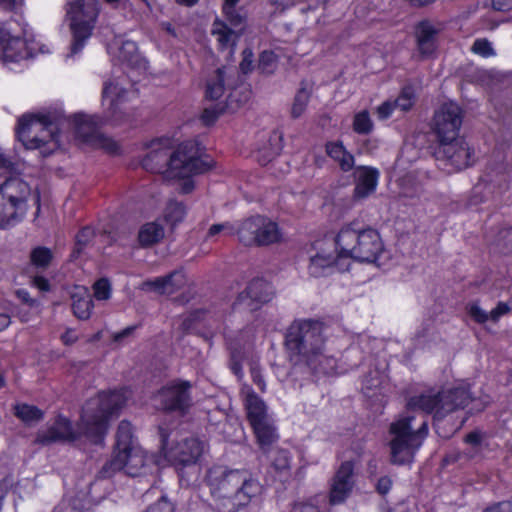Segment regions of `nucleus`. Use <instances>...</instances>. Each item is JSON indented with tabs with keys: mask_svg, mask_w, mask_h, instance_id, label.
<instances>
[{
	"mask_svg": "<svg viewBox=\"0 0 512 512\" xmlns=\"http://www.w3.org/2000/svg\"><path fill=\"white\" fill-rule=\"evenodd\" d=\"M130 392L127 389L98 394V438L107 430L109 421L117 418L126 405ZM100 439H98V443Z\"/></svg>",
	"mask_w": 512,
	"mask_h": 512,
	"instance_id": "18",
	"label": "nucleus"
},
{
	"mask_svg": "<svg viewBox=\"0 0 512 512\" xmlns=\"http://www.w3.org/2000/svg\"><path fill=\"white\" fill-rule=\"evenodd\" d=\"M61 340L65 345H71L78 340V336L73 329H67L61 336Z\"/></svg>",
	"mask_w": 512,
	"mask_h": 512,
	"instance_id": "63",
	"label": "nucleus"
},
{
	"mask_svg": "<svg viewBox=\"0 0 512 512\" xmlns=\"http://www.w3.org/2000/svg\"><path fill=\"white\" fill-rule=\"evenodd\" d=\"M251 426L262 451L267 452L272 445L278 441L279 434L272 418L255 423Z\"/></svg>",
	"mask_w": 512,
	"mask_h": 512,
	"instance_id": "26",
	"label": "nucleus"
},
{
	"mask_svg": "<svg viewBox=\"0 0 512 512\" xmlns=\"http://www.w3.org/2000/svg\"><path fill=\"white\" fill-rule=\"evenodd\" d=\"M79 433L73 429L71 421L63 415H58L52 425L37 432L35 443L49 445L55 442H70L78 439L81 434L90 438L96 435V402L88 400L82 407Z\"/></svg>",
	"mask_w": 512,
	"mask_h": 512,
	"instance_id": "7",
	"label": "nucleus"
},
{
	"mask_svg": "<svg viewBox=\"0 0 512 512\" xmlns=\"http://www.w3.org/2000/svg\"><path fill=\"white\" fill-rule=\"evenodd\" d=\"M463 122L461 107L448 102L440 106L433 119V131L437 135L439 144L456 140Z\"/></svg>",
	"mask_w": 512,
	"mask_h": 512,
	"instance_id": "14",
	"label": "nucleus"
},
{
	"mask_svg": "<svg viewBox=\"0 0 512 512\" xmlns=\"http://www.w3.org/2000/svg\"><path fill=\"white\" fill-rule=\"evenodd\" d=\"M353 129L358 134H368L372 131L373 122L368 111H361L354 116Z\"/></svg>",
	"mask_w": 512,
	"mask_h": 512,
	"instance_id": "41",
	"label": "nucleus"
},
{
	"mask_svg": "<svg viewBox=\"0 0 512 512\" xmlns=\"http://www.w3.org/2000/svg\"><path fill=\"white\" fill-rule=\"evenodd\" d=\"M354 466L351 461L343 462L337 470L330 490L331 504H340L346 500L354 486Z\"/></svg>",
	"mask_w": 512,
	"mask_h": 512,
	"instance_id": "21",
	"label": "nucleus"
},
{
	"mask_svg": "<svg viewBox=\"0 0 512 512\" xmlns=\"http://www.w3.org/2000/svg\"><path fill=\"white\" fill-rule=\"evenodd\" d=\"M112 286L107 278H98V301L110 299Z\"/></svg>",
	"mask_w": 512,
	"mask_h": 512,
	"instance_id": "49",
	"label": "nucleus"
},
{
	"mask_svg": "<svg viewBox=\"0 0 512 512\" xmlns=\"http://www.w3.org/2000/svg\"><path fill=\"white\" fill-rule=\"evenodd\" d=\"M66 124L72 129L78 145L93 142L96 136L95 117L83 112L66 117L61 107L21 116L18 119L16 136L26 149H38L47 157L60 147V129Z\"/></svg>",
	"mask_w": 512,
	"mask_h": 512,
	"instance_id": "2",
	"label": "nucleus"
},
{
	"mask_svg": "<svg viewBox=\"0 0 512 512\" xmlns=\"http://www.w3.org/2000/svg\"><path fill=\"white\" fill-rule=\"evenodd\" d=\"M144 512H173L172 504L161 497L156 503L149 506Z\"/></svg>",
	"mask_w": 512,
	"mask_h": 512,
	"instance_id": "52",
	"label": "nucleus"
},
{
	"mask_svg": "<svg viewBox=\"0 0 512 512\" xmlns=\"http://www.w3.org/2000/svg\"><path fill=\"white\" fill-rule=\"evenodd\" d=\"M250 374L252 381L254 384L262 391L264 392L266 390V382L262 375L261 368L257 362H252L250 364Z\"/></svg>",
	"mask_w": 512,
	"mask_h": 512,
	"instance_id": "47",
	"label": "nucleus"
},
{
	"mask_svg": "<svg viewBox=\"0 0 512 512\" xmlns=\"http://www.w3.org/2000/svg\"><path fill=\"white\" fill-rule=\"evenodd\" d=\"M391 487H392V480L387 476L381 477L378 480L377 486H376L377 491L382 495L387 494L390 491Z\"/></svg>",
	"mask_w": 512,
	"mask_h": 512,
	"instance_id": "58",
	"label": "nucleus"
},
{
	"mask_svg": "<svg viewBox=\"0 0 512 512\" xmlns=\"http://www.w3.org/2000/svg\"><path fill=\"white\" fill-rule=\"evenodd\" d=\"M31 188L19 177H10L0 184V228L14 225L27 208Z\"/></svg>",
	"mask_w": 512,
	"mask_h": 512,
	"instance_id": "9",
	"label": "nucleus"
},
{
	"mask_svg": "<svg viewBox=\"0 0 512 512\" xmlns=\"http://www.w3.org/2000/svg\"><path fill=\"white\" fill-rule=\"evenodd\" d=\"M71 299L74 315L81 320L88 319L93 308V301L87 288L76 286L71 294Z\"/></svg>",
	"mask_w": 512,
	"mask_h": 512,
	"instance_id": "27",
	"label": "nucleus"
},
{
	"mask_svg": "<svg viewBox=\"0 0 512 512\" xmlns=\"http://www.w3.org/2000/svg\"><path fill=\"white\" fill-rule=\"evenodd\" d=\"M218 117V112L214 108H205L202 113V121L205 125L213 124Z\"/></svg>",
	"mask_w": 512,
	"mask_h": 512,
	"instance_id": "57",
	"label": "nucleus"
},
{
	"mask_svg": "<svg viewBox=\"0 0 512 512\" xmlns=\"http://www.w3.org/2000/svg\"><path fill=\"white\" fill-rule=\"evenodd\" d=\"M243 59L240 63V69L243 73H248L252 69L253 53L249 49H245L242 53Z\"/></svg>",
	"mask_w": 512,
	"mask_h": 512,
	"instance_id": "54",
	"label": "nucleus"
},
{
	"mask_svg": "<svg viewBox=\"0 0 512 512\" xmlns=\"http://www.w3.org/2000/svg\"><path fill=\"white\" fill-rule=\"evenodd\" d=\"M435 156L438 161L444 162L445 166L455 170L465 169L475 161L474 150L463 138L459 137L456 140L439 144Z\"/></svg>",
	"mask_w": 512,
	"mask_h": 512,
	"instance_id": "15",
	"label": "nucleus"
},
{
	"mask_svg": "<svg viewBox=\"0 0 512 512\" xmlns=\"http://www.w3.org/2000/svg\"><path fill=\"white\" fill-rule=\"evenodd\" d=\"M272 288L263 279L252 280L245 291L241 292L235 306H243L249 311L256 310L259 304L266 303L272 298Z\"/></svg>",
	"mask_w": 512,
	"mask_h": 512,
	"instance_id": "20",
	"label": "nucleus"
},
{
	"mask_svg": "<svg viewBox=\"0 0 512 512\" xmlns=\"http://www.w3.org/2000/svg\"><path fill=\"white\" fill-rule=\"evenodd\" d=\"M14 414L25 424L39 422L44 419L45 413L37 406L27 403H18L14 406Z\"/></svg>",
	"mask_w": 512,
	"mask_h": 512,
	"instance_id": "31",
	"label": "nucleus"
},
{
	"mask_svg": "<svg viewBox=\"0 0 512 512\" xmlns=\"http://www.w3.org/2000/svg\"><path fill=\"white\" fill-rule=\"evenodd\" d=\"M349 268V257L338 247L336 238H324L313 243L308 265L312 277H325L335 272L348 271Z\"/></svg>",
	"mask_w": 512,
	"mask_h": 512,
	"instance_id": "8",
	"label": "nucleus"
},
{
	"mask_svg": "<svg viewBox=\"0 0 512 512\" xmlns=\"http://www.w3.org/2000/svg\"><path fill=\"white\" fill-rule=\"evenodd\" d=\"M313 370L323 374H335L337 372V359L333 355H327L325 350L321 357L317 358L312 364H307Z\"/></svg>",
	"mask_w": 512,
	"mask_h": 512,
	"instance_id": "35",
	"label": "nucleus"
},
{
	"mask_svg": "<svg viewBox=\"0 0 512 512\" xmlns=\"http://www.w3.org/2000/svg\"><path fill=\"white\" fill-rule=\"evenodd\" d=\"M15 159L10 153H6L3 148L0 147V168L11 170L15 166Z\"/></svg>",
	"mask_w": 512,
	"mask_h": 512,
	"instance_id": "53",
	"label": "nucleus"
},
{
	"mask_svg": "<svg viewBox=\"0 0 512 512\" xmlns=\"http://www.w3.org/2000/svg\"><path fill=\"white\" fill-rule=\"evenodd\" d=\"M66 17L73 35L70 56H74L83 49L92 35L96 22V0L70 2Z\"/></svg>",
	"mask_w": 512,
	"mask_h": 512,
	"instance_id": "10",
	"label": "nucleus"
},
{
	"mask_svg": "<svg viewBox=\"0 0 512 512\" xmlns=\"http://www.w3.org/2000/svg\"><path fill=\"white\" fill-rule=\"evenodd\" d=\"M355 188L354 197L364 199L371 195L377 188L379 180V171L376 168L361 166L354 172Z\"/></svg>",
	"mask_w": 512,
	"mask_h": 512,
	"instance_id": "24",
	"label": "nucleus"
},
{
	"mask_svg": "<svg viewBox=\"0 0 512 512\" xmlns=\"http://www.w3.org/2000/svg\"><path fill=\"white\" fill-rule=\"evenodd\" d=\"M186 216V207L181 202L171 200L168 202L165 211L164 218L167 222L175 225L181 222Z\"/></svg>",
	"mask_w": 512,
	"mask_h": 512,
	"instance_id": "37",
	"label": "nucleus"
},
{
	"mask_svg": "<svg viewBox=\"0 0 512 512\" xmlns=\"http://www.w3.org/2000/svg\"><path fill=\"white\" fill-rule=\"evenodd\" d=\"M123 466L124 462L120 456V451L115 449L112 459L103 465L100 474L104 478L111 477L116 472L122 470Z\"/></svg>",
	"mask_w": 512,
	"mask_h": 512,
	"instance_id": "44",
	"label": "nucleus"
},
{
	"mask_svg": "<svg viewBox=\"0 0 512 512\" xmlns=\"http://www.w3.org/2000/svg\"><path fill=\"white\" fill-rule=\"evenodd\" d=\"M52 257V251L49 248L43 246L33 248L30 253L31 264L41 269H45L49 266Z\"/></svg>",
	"mask_w": 512,
	"mask_h": 512,
	"instance_id": "38",
	"label": "nucleus"
},
{
	"mask_svg": "<svg viewBox=\"0 0 512 512\" xmlns=\"http://www.w3.org/2000/svg\"><path fill=\"white\" fill-rule=\"evenodd\" d=\"M119 57L122 61L132 66H140L143 59L138 54L137 44L134 41L126 40L122 42L119 51Z\"/></svg>",
	"mask_w": 512,
	"mask_h": 512,
	"instance_id": "34",
	"label": "nucleus"
},
{
	"mask_svg": "<svg viewBox=\"0 0 512 512\" xmlns=\"http://www.w3.org/2000/svg\"><path fill=\"white\" fill-rule=\"evenodd\" d=\"M240 1L225 0L223 3L222 11L229 25L219 19H216L212 25V35L222 49L234 47L243 30L246 14L241 7L237 6Z\"/></svg>",
	"mask_w": 512,
	"mask_h": 512,
	"instance_id": "11",
	"label": "nucleus"
},
{
	"mask_svg": "<svg viewBox=\"0 0 512 512\" xmlns=\"http://www.w3.org/2000/svg\"><path fill=\"white\" fill-rule=\"evenodd\" d=\"M471 401L469 387L466 383L439 391L430 389L410 397L406 404L407 412L390 424L391 463L396 465L411 463L427 437L426 417L422 416L417 421L416 417L411 414L412 412L421 410L432 414L435 420H441L459 409H464Z\"/></svg>",
	"mask_w": 512,
	"mask_h": 512,
	"instance_id": "1",
	"label": "nucleus"
},
{
	"mask_svg": "<svg viewBox=\"0 0 512 512\" xmlns=\"http://www.w3.org/2000/svg\"><path fill=\"white\" fill-rule=\"evenodd\" d=\"M467 313L478 324H484L490 320V312H487L476 302L467 305Z\"/></svg>",
	"mask_w": 512,
	"mask_h": 512,
	"instance_id": "46",
	"label": "nucleus"
},
{
	"mask_svg": "<svg viewBox=\"0 0 512 512\" xmlns=\"http://www.w3.org/2000/svg\"><path fill=\"white\" fill-rule=\"evenodd\" d=\"M96 236V230L94 227H84L81 229L78 234L76 235V243L75 248L72 252V257L74 259H77L84 249L87 247L90 241H92Z\"/></svg>",
	"mask_w": 512,
	"mask_h": 512,
	"instance_id": "36",
	"label": "nucleus"
},
{
	"mask_svg": "<svg viewBox=\"0 0 512 512\" xmlns=\"http://www.w3.org/2000/svg\"><path fill=\"white\" fill-rule=\"evenodd\" d=\"M207 483L222 512H236L261 491L260 483L247 471L223 466L209 469Z\"/></svg>",
	"mask_w": 512,
	"mask_h": 512,
	"instance_id": "4",
	"label": "nucleus"
},
{
	"mask_svg": "<svg viewBox=\"0 0 512 512\" xmlns=\"http://www.w3.org/2000/svg\"><path fill=\"white\" fill-rule=\"evenodd\" d=\"M186 283L185 273L176 270L164 277H157L141 283L144 291L155 292L160 295H171L182 288Z\"/></svg>",
	"mask_w": 512,
	"mask_h": 512,
	"instance_id": "22",
	"label": "nucleus"
},
{
	"mask_svg": "<svg viewBox=\"0 0 512 512\" xmlns=\"http://www.w3.org/2000/svg\"><path fill=\"white\" fill-rule=\"evenodd\" d=\"M22 27L10 19L0 25V59L5 64L18 63L34 57L33 48L22 38Z\"/></svg>",
	"mask_w": 512,
	"mask_h": 512,
	"instance_id": "12",
	"label": "nucleus"
},
{
	"mask_svg": "<svg viewBox=\"0 0 512 512\" xmlns=\"http://www.w3.org/2000/svg\"><path fill=\"white\" fill-rule=\"evenodd\" d=\"M492 5L498 11H509L512 9V0H492Z\"/></svg>",
	"mask_w": 512,
	"mask_h": 512,
	"instance_id": "64",
	"label": "nucleus"
},
{
	"mask_svg": "<svg viewBox=\"0 0 512 512\" xmlns=\"http://www.w3.org/2000/svg\"><path fill=\"white\" fill-rule=\"evenodd\" d=\"M393 102L396 110L405 112L411 109L414 105V92L412 88H403L399 96Z\"/></svg>",
	"mask_w": 512,
	"mask_h": 512,
	"instance_id": "43",
	"label": "nucleus"
},
{
	"mask_svg": "<svg viewBox=\"0 0 512 512\" xmlns=\"http://www.w3.org/2000/svg\"><path fill=\"white\" fill-rule=\"evenodd\" d=\"M471 52L483 58H489L496 55L492 43L486 38L476 39L471 47Z\"/></svg>",
	"mask_w": 512,
	"mask_h": 512,
	"instance_id": "45",
	"label": "nucleus"
},
{
	"mask_svg": "<svg viewBox=\"0 0 512 512\" xmlns=\"http://www.w3.org/2000/svg\"><path fill=\"white\" fill-rule=\"evenodd\" d=\"M189 390V382H171L154 395V402L163 410L184 412L191 405Z\"/></svg>",
	"mask_w": 512,
	"mask_h": 512,
	"instance_id": "17",
	"label": "nucleus"
},
{
	"mask_svg": "<svg viewBox=\"0 0 512 512\" xmlns=\"http://www.w3.org/2000/svg\"><path fill=\"white\" fill-rule=\"evenodd\" d=\"M481 441H482V435L480 432L478 431H473V432H470L469 434H467V436L465 437V442L469 445H472V446H479L481 444Z\"/></svg>",
	"mask_w": 512,
	"mask_h": 512,
	"instance_id": "62",
	"label": "nucleus"
},
{
	"mask_svg": "<svg viewBox=\"0 0 512 512\" xmlns=\"http://www.w3.org/2000/svg\"><path fill=\"white\" fill-rule=\"evenodd\" d=\"M173 142L169 137L152 140L142 159V167L151 173L168 177H187L209 169V163L202 159V151L195 141H185L171 152Z\"/></svg>",
	"mask_w": 512,
	"mask_h": 512,
	"instance_id": "3",
	"label": "nucleus"
},
{
	"mask_svg": "<svg viewBox=\"0 0 512 512\" xmlns=\"http://www.w3.org/2000/svg\"><path fill=\"white\" fill-rule=\"evenodd\" d=\"M511 311V307L506 302H499L494 309L490 311V321L497 323L499 319L507 315Z\"/></svg>",
	"mask_w": 512,
	"mask_h": 512,
	"instance_id": "50",
	"label": "nucleus"
},
{
	"mask_svg": "<svg viewBox=\"0 0 512 512\" xmlns=\"http://www.w3.org/2000/svg\"><path fill=\"white\" fill-rule=\"evenodd\" d=\"M161 443V452L171 464H194L204 450L203 443L197 438H187L170 446L167 437L161 433Z\"/></svg>",
	"mask_w": 512,
	"mask_h": 512,
	"instance_id": "16",
	"label": "nucleus"
},
{
	"mask_svg": "<svg viewBox=\"0 0 512 512\" xmlns=\"http://www.w3.org/2000/svg\"><path fill=\"white\" fill-rule=\"evenodd\" d=\"M290 454L283 449H277L271 455V464L273 468L280 473H287L290 469Z\"/></svg>",
	"mask_w": 512,
	"mask_h": 512,
	"instance_id": "39",
	"label": "nucleus"
},
{
	"mask_svg": "<svg viewBox=\"0 0 512 512\" xmlns=\"http://www.w3.org/2000/svg\"><path fill=\"white\" fill-rule=\"evenodd\" d=\"M324 324L313 319L294 320L287 329L285 345L291 360L312 364L325 350Z\"/></svg>",
	"mask_w": 512,
	"mask_h": 512,
	"instance_id": "5",
	"label": "nucleus"
},
{
	"mask_svg": "<svg viewBox=\"0 0 512 512\" xmlns=\"http://www.w3.org/2000/svg\"><path fill=\"white\" fill-rule=\"evenodd\" d=\"M338 247L352 260L363 263H378L385 253L384 243L378 231L372 228L357 230L351 225L344 226L336 236Z\"/></svg>",
	"mask_w": 512,
	"mask_h": 512,
	"instance_id": "6",
	"label": "nucleus"
},
{
	"mask_svg": "<svg viewBox=\"0 0 512 512\" xmlns=\"http://www.w3.org/2000/svg\"><path fill=\"white\" fill-rule=\"evenodd\" d=\"M292 512H320V510L313 504L299 503L293 507Z\"/></svg>",
	"mask_w": 512,
	"mask_h": 512,
	"instance_id": "61",
	"label": "nucleus"
},
{
	"mask_svg": "<svg viewBox=\"0 0 512 512\" xmlns=\"http://www.w3.org/2000/svg\"><path fill=\"white\" fill-rule=\"evenodd\" d=\"M164 227L157 222H148L141 226L138 240L141 246L147 247L158 243L164 237Z\"/></svg>",
	"mask_w": 512,
	"mask_h": 512,
	"instance_id": "30",
	"label": "nucleus"
},
{
	"mask_svg": "<svg viewBox=\"0 0 512 512\" xmlns=\"http://www.w3.org/2000/svg\"><path fill=\"white\" fill-rule=\"evenodd\" d=\"M98 149H104L110 154L117 153L119 150L118 144L111 138L98 133Z\"/></svg>",
	"mask_w": 512,
	"mask_h": 512,
	"instance_id": "48",
	"label": "nucleus"
},
{
	"mask_svg": "<svg viewBox=\"0 0 512 512\" xmlns=\"http://www.w3.org/2000/svg\"><path fill=\"white\" fill-rule=\"evenodd\" d=\"M512 506L509 502H499L487 507L483 512H511Z\"/></svg>",
	"mask_w": 512,
	"mask_h": 512,
	"instance_id": "60",
	"label": "nucleus"
},
{
	"mask_svg": "<svg viewBox=\"0 0 512 512\" xmlns=\"http://www.w3.org/2000/svg\"><path fill=\"white\" fill-rule=\"evenodd\" d=\"M326 153L339 165L343 172H348L353 169L355 164L354 156L346 150L341 142L327 143Z\"/></svg>",
	"mask_w": 512,
	"mask_h": 512,
	"instance_id": "28",
	"label": "nucleus"
},
{
	"mask_svg": "<svg viewBox=\"0 0 512 512\" xmlns=\"http://www.w3.org/2000/svg\"><path fill=\"white\" fill-rule=\"evenodd\" d=\"M17 297L30 308H33L38 311V302L30 297V294L25 289H19L16 292Z\"/></svg>",
	"mask_w": 512,
	"mask_h": 512,
	"instance_id": "55",
	"label": "nucleus"
},
{
	"mask_svg": "<svg viewBox=\"0 0 512 512\" xmlns=\"http://www.w3.org/2000/svg\"><path fill=\"white\" fill-rule=\"evenodd\" d=\"M120 456L124 462L123 469L131 476L139 475L140 469L146 464L144 452L136 447L120 451Z\"/></svg>",
	"mask_w": 512,
	"mask_h": 512,
	"instance_id": "29",
	"label": "nucleus"
},
{
	"mask_svg": "<svg viewBox=\"0 0 512 512\" xmlns=\"http://www.w3.org/2000/svg\"><path fill=\"white\" fill-rule=\"evenodd\" d=\"M134 92L125 89L118 81H109L104 85L102 104L115 120H121L127 113L128 103Z\"/></svg>",
	"mask_w": 512,
	"mask_h": 512,
	"instance_id": "19",
	"label": "nucleus"
},
{
	"mask_svg": "<svg viewBox=\"0 0 512 512\" xmlns=\"http://www.w3.org/2000/svg\"><path fill=\"white\" fill-rule=\"evenodd\" d=\"M259 70L267 75L274 73L277 69V57L272 51H263L258 62Z\"/></svg>",
	"mask_w": 512,
	"mask_h": 512,
	"instance_id": "42",
	"label": "nucleus"
},
{
	"mask_svg": "<svg viewBox=\"0 0 512 512\" xmlns=\"http://www.w3.org/2000/svg\"><path fill=\"white\" fill-rule=\"evenodd\" d=\"M396 108L394 106V102L391 100L383 102L381 105H379L376 109V113L379 119L385 120L388 119L393 111H395Z\"/></svg>",
	"mask_w": 512,
	"mask_h": 512,
	"instance_id": "51",
	"label": "nucleus"
},
{
	"mask_svg": "<svg viewBox=\"0 0 512 512\" xmlns=\"http://www.w3.org/2000/svg\"><path fill=\"white\" fill-rule=\"evenodd\" d=\"M32 285L42 292H47L50 290L49 280L43 276H35L32 279Z\"/></svg>",
	"mask_w": 512,
	"mask_h": 512,
	"instance_id": "59",
	"label": "nucleus"
},
{
	"mask_svg": "<svg viewBox=\"0 0 512 512\" xmlns=\"http://www.w3.org/2000/svg\"><path fill=\"white\" fill-rule=\"evenodd\" d=\"M225 70L217 69L215 74L208 80L206 96L211 100L221 98L225 92Z\"/></svg>",
	"mask_w": 512,
	"mask_h": 512,
	"instance_id": "32",
	"label": "nucleus"
},
{
	"mask_svg": "<svg viewBox=\"0 0 512 512\" xmlns=\"http://www.w3.org/2000/svg\"><path fill=\"white\" fill-rule=\"evenodd\" d=\"M133 428L130 422L123 420L119 423L116 433V450L123 451L134 448L132 444Z\"/></svg>",
	"mask_w": 512,
	"mask_h": 512,
	"instance_id": "33",
	"label": "nucleus"
},
{
	"mask_svg": "<svg viewBox=\"0 0 512 512\" xmlns=\"http://www.w3.org/2000/svg\"><path fill=\"white\" fill-rule=\"evenodd\" d=\"M439 30L429 21H421L415 28L417 48L423 57H428L436 50V38Z\"/></svg>",
	"mask_w": 512,
	"mask_h": 512,
	"instance_id": "25",
	"label": "nucleus"
},
{
	"mask_svg": "<svg viewBox=\"0 0 512 512\" xmlns=\"http://www.w3.org/2000/svg\"><path fill=\"white\" fill-rule=\"evenodd\" d=\"M309 98L310 93L306 88L302 87L298 90L291 108L292 117L298 118L304 113L309 102Z\"/></svg>",
	"mask_w": 512,
	"mask_h": 512,
	"instance_id": "40",
	"label": "nucleus"
},
{
	"mask_svg": "<svg viewBox=\"0 0 512 512\" xmlns=\"http://www.w3.org/2000/svg\"><path fill=\"white\" fill-rule=\"evenodd\" d=\"M240 396L243 400L250 425L272 418L268 414L267 405L251 386L243 384L240 389Z\"/></svg>",
	"mask_w": 512,
	"mask_h": 512,
	"instance_id": "23",
	"label": "nucleus"
},
{
	"mask_svg": "<svg viewBox=\"0 0 512 512\" xmlns=\"http://www.w3.org/2000/svg\"><path fill=\"white\" fill-rule=\"evenodd\" d=\"M231 370L237 377L241 380L243 378V370L242 365L240 361V356L232 351L231 352V364H230Z\"/></svg>",
	"mask_w": 512,
	"mask_h": 512,
	"instance_id": "56",
	"label": "nucleus"
},
{
	"mask_svg": "<svg viewBox=\"0 0 512 512\" xmlns=\"http://www.w3.org/2000/svg\"><path fill=\"white\" fill-rule=\"evenodd\" d=\"M237 232L239 240L248 246H267L279 242L282 238L277 223L263 216L246 219Z\"/></svg>",
	"mask_w": 512,
	"mask_h": 512,
	"instance_id": "13",
	"label": "nucleus"
}]
</instances>
